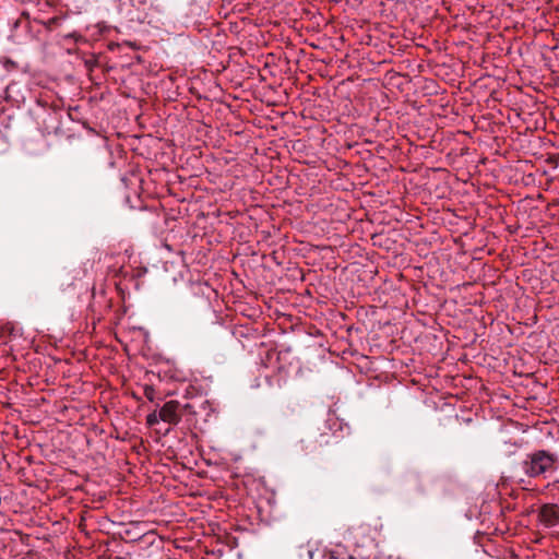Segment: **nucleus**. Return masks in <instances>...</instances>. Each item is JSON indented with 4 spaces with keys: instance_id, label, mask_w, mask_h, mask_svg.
<instances>
[{
    "instance_id": "nucleus-8",
    "label": "nucleus",
    "mask_w": 559,
    "mask_h": 559,
    "mask_svg": "<svg viewBox=\"0 0 559 559\" xmlns=\"http://www.w3.org/2000/svg\"><path fill=\"white\" fill-rule=\"evenodd\" d=\"M523 445H524V442L522 440H520V441L508 440V441L503 442V445H502L503 454H504V456H507L509 459H513L511 461V464L514 461L520 460V456L523 455V454H519V450H521Z\"/></svg>"
},
{
    "instance_id": "nucleus-15",
    "label": "nucleus",
    "mask_w": 559,
    "mask_h": 559,
    "mask_svg": "<svg viewBox=\"0 0 559 559\" xmlns=\"http://www.w3.org/2000/svg\"><path fill=\"white\" fill-rule=\"evenodd\" d=\"M346 559H368V556L364 554L362 549L356 547L353 551H347Z\"/></svg>"
},
{
    "instance_id": "nucleus-24",
    "label": "nucleus",
    "mask_w": 559,
    "mask_h": 559,
    "mask_svg": "<svg viewBox=\"0 0 559 559\" xmlns=\"http://www.w3.org/2000/svg\"><path fill=\"white\" fill-rule=\"evenodd\" d=\"M308 555H309L310 559H313V552L311 550H308Z\"/></svg>"
},
{
    "instance_id": "nucleus-17",
    "label": "nucleus",
    "mask_w": 559,
    "mask_h": 559,
    "mask_svg": "<svg viewBox=\"0 0 559 559\" xmlns=\"http://www.w3.org/2000/svg\"><path fill=\"white\" fill-rule=\"evenodd\" d=\"M144 395L148 401H153L155 396V390L152 386L146 385L144 389Z\"/></svg>"
},
{
    "instance_id": "nucleus-10",
    "label": "nucleus",
    "mask_w": 559,
    "mask_h": 559,
    "mask_svg": "<svg viewBox=\"0 0 559 559\" xmlns=\"http://www.w3.org/2000/svg\"><path fill=\"white\" fill-rule=\"evenodd\" d=\"M262 361L266 368L280 369V350L276 348L267 350Z\"/></svg>"
},
{
    "instance_id": "nucleus-6",
    "label": "nucleus",
    "mask_w": 559,
    "mask_h": 559,
    "mask_svg": "<svg viewBox=\"0 0 559 559\" xmlns=\"http://www.w3.org/2000/svg\"><path fill=\"white\" fill-rule=\"evenodd\" d=\"M538 520L546 527H554L559 523V507L555 503H545L539 508Z\"/></svg>"
},
{
    "instance_id": "nucleus-11",
    "label": "nucleus",
    "mask_w": 559,
    "mask_h": 559,
    "mask_svg": "<svg viewBox=\"0 0 559 559\" xmlns=\"http://www.w3.org/2000/svg\"><path fill=\"white\" fill-rule=\"evenodd\" d=\"M347 551V546L336 544L331 550H329V559H346Z\"/></svg>"
},
{
    "instance_id": "nucleus-16",
    "label": "nucleus",
    "mask_w": 559,
    "mask_h": 559,
    "mask_svg": "<svg viewBox=\"0 0 559 559\" xmlns=\"http://www.w3.org/2000/svg\"><path fill=\"white\" fill-rule=\"evenodd\" d=\"M159 421H162V418H159V411H154L146 416V425L150 427L157 425Z\"/></svg>"
},
{
    "instance_id": "nucleus-3",
    "label": "nucleus",
    "mask_w": 559,
    "mask_h": 559,
    "mask_svg": "<svg viewBox=\"0 0 559 559\" xmlns=\"http://www.w3.org/2000/svg\"><path fill=\"white\" fill-rule=\"evenodd\" d=\"M186 406V421L189 426H197L200 421L206 423L215 412L213 403L205 396L191 399Z\"/></svg>"
},
{
    "instance_id": "nucleus-19",
    "label": "nucleus",
    "mask_w": 559,
    "mask_h": 559,
    "mask_svg": "<svg viewBox=\"0 0 559 559\" xmlns=\"http://www.w3.org/2000/svg\"><path fill=\"white\" fill-rule=\"evenodd\" d=\"M416 489L419 491V492H425V486L421 484L420 479L417 477L416 479Z\"/></svg>"
},
{
    "instance_id": "nucleus-7",
    "label": "nucleus",
    "mask_w": 559,
    "mask_h": 559,
    "mask_svg": "<svg viewBox=\"0 0 559 559\" xmlns=\"http://www.w3.org/2000/svg\"><path fill=\"white\" fill-rule=\"evenodd\" d=\"M326 428L332 432L333 436L344 437L345 433L349 432V425L340 418L335 411L330 409L325 419Z\"/></svg>"
},
{
    "instance_id": "nucleus-5",
    "label": "nucleus",
    "mask_w": 559,
    "mask_h": 559,
    "mask_svg": "<svg viewBox=\"0 0 559 559\" xmlns=\"http://www.w3.org/2000/svg\"><path fill=\"white\" fill-rule=\"evenodd\" d=\"M162 421L177 426L181 419L186 420V406L177 400L166 402L159 409Z\"/></svg>"
},
{
    "instance_id": "nucleus-13",
    "label": "nucleus",
    "mask_w": 559,
    "mask_h": 559,
    "mask_svg": "<svg viewBox=\"0 0 559 559\" xmlns=\"http://www.w3.org/2000/svg\"><path fill=\"white\" fill-rule=\"evenodd\" d=\"M344 179H346V177H336L331 181V186L336 190L342 189L347 191L352 186H354V183L349 182L348 180L344 181Z\"/></svg>"
},
{
    "instance_id": "nucleus-18",
    "label": "nucleus",
    "mask_w": 559,
    "mask_h": 559,
    "mask_svg": "<svg viewBox=\"0 0 559 559\" xmlns=\"http://www.w3.org/2000/svg\"><path fill=\"white\" fill-rule=\"evenodd\" d=\"M545 489L549 491L555 489L559 490V478H556L552 481H548L547 485L545 486Z\"/></svg>"
},
{
    "instance_id": "nucleus-22",
    "label": "nucleus",
    "mask_w": 559,
    "mask_h": 559,
    "mask_svg": "<svg viewBox=\"0 0 559 559\" xmlns=\"http://www.w3.org/2000/svg\"><path fill=\"white\" fill-rule=\"evenodd\" d=\"M281 117H282V120H283V121L287 122V121H286L287 112H283V111H282Z\"/></svg>"
},
{
    "instance_id": "nucleus-1",
    "label": "nucleus",
    "mask_w": 559,
    "mask_h": 559,
    "mask_svg": "<svg viewBox=\"0 0 559 559\" xmlns=\"http://www.w3.org/2000/svg\"><path fill=\"white\" fill-rule=\"evenodd\" d=\"M515 474L530 479L550 480L559 472V453L551 449L535 448L510 465Z\"/></svg>"
},
{
    "instance_id": "nucleus-21",
    "label": "nucleus",
    "mask_w": 559,
    "mask_h": 559,
    "mask_svg": "<svg viewBox=\"0 0 559 559\" xmlns=\"http://www.w3.org/2000/svg\"><path fill=\"white\" fill-rule=\"evenodd\" d=\"M293 271H294V273L298 274L300 276V278H302L301 270L295 267Z\"/></svg>"
},
{
    "instance_id": "nucleus-14",
    "label": "nucleus",
    "mask_w": 559,
    "mask_h": 559,
    "mask_svg": "<svg viewBox=\"0 0 559 559\" xmlns=\"http://www.w3.org/2000/svg\"><path fill=\"white\" fill-rule=\"evenodd\" d=\"M294 84L293 76L288 75L287 78H282V88H284V94L286 97H289V95L293 93L292 86Z\"/></svg>"
},
{
    "instance_id": "nucleus-12",
    "label": "nucleus",
    "mask_w": 559,
    "mask_h": 559,
    "mask_svg": "<svg viewBox=\"0 0 559 559\" xmlns=\"http://www.w3.org/2000/svg\"><path fill=\"white\" fill-rule=\"evenodd\" d=\"M282 370H285V372L287 374H297L301 371V364H300V360L295 357L293 358L290 361H288V364L286 366H283L282 365Z\"/></svg>"
},
{
    "instance_id": "nucleus-4",
    "label": "nucleus",
    "mask_w": 559,
    "mask_h": 559,
    "mask_svg": "<svg viewBox=\"0 0 559 559\" xmlns=\"http://www.w3.org/2000/svg\"><path fill=\"white\" fill-rule=\"evenodd\" d=\"M122 182L129 190L127 198H155L159 195L153 177H122Z\"/></svg>"
},
{
    "instance_id": "nucleus-25",
    "label": "nucleus",
    "mask_w": 559,
    "mask_h": 559,
    "mask_svg": "<svg viewBox=\"0 0 559 559\" xmlns=\"http://www.w3.org/2000/svg\"><path fill=\"white\" fill-rule=\"evenodd\" d=\"M285 170L288 171V173L293 171V169H289L287 166L285 167Z\"/></svg>"
},
{
    "instance_id": "nucleus-23",
    "label": "nucleus",
    "mask_w": 559,
    "mask_h": 559,
    "mask_svg": "<svg viewBox=\"0 0 559 559\" xmlns=\"http://www.w3.org/2000/svg\"><path fill=\"white\" fill-rule=\"evenodd\" d=\"M273 153H274V155H273V154H272V155H270V158H271V159H274L275 157H277V156H278V152H277V151H274Z\"/></svg>"
},
{
    "instance_id": "nucleus-9",
    "label": "nucleus",
    "mask_w": 559,
    "mask_h": 559,
    "mask_svg": "<svg viewBox=\"0 0 559 559\" xmlns=\"http://www.w3.org/2000/svg\"><path fill=\"white\" fill-rule=\"evenodd\" d=\"M84 276H85V270H83L81 267L73 269L72 271H70L63 275L60 286L62 288L75 286L74 281H80Z\"/></svg>"
},
{
    "instance_id": "nucleus-20",
    "label": "nucleus",
    "mask_w": 559,
    "mask_h": 559,
    "mask_svg": "<svg viewBox=\"0 0 559 559\" xmlns=\"http://www.w3.org/2000/svg\"><path fill=\"white\" fill-rule=\"evenodd\" d=\"M289 144H292V148H293V150H296V145H297V144H300V143H299V142H296V143H295V142H292V141H289V142L285 143V144H284V147H285V148H287V151H288V152H290V146H289Z\"/></svg>"
},
{
    "instance_id": "nucleus-2",
    "label": "nucleus",
    "mask_w": 559,
    "mask_h": 559,
    "mask_svg": "<svg viewBox=\"0 0 559 559\" xmlns=\"http://www.w3.org/2000/svg\"><path fill=\"white\" fill-rule=\"evenodd\" d=\"M298 319L292 314L282 312V353L289 354L293 349H298L301 346V341L305 338V329L297 322Z\"/></svg>"
}]
</instances>
